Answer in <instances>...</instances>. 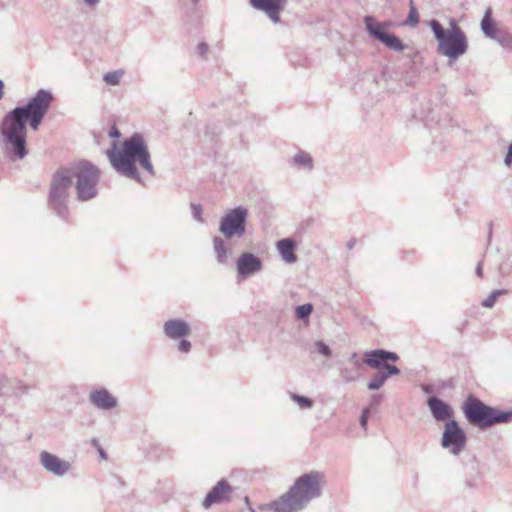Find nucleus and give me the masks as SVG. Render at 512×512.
Returning a JSON list of instances; mask_svg holds the SVG:
<instances>
[{"label":"nucleus","instance_id":"1","mask_svg":"<svg viewBox=\"0 0 512 512\" xmlns=\"http://www.w3.org/2000/svg\"><path fill=\"white\" fill-rule=\"evenodd\" d=\"M53 95L50 91L40 89L24 106H17L3 120L2 135L6 151L12 159H23L28 154L26 148L28 122L37 131L51 103Z\"/></svg>","mask_w":512,"mask_h":512},{"label":"nucleus","instance_id":"2","mask_svg":"<svg viewBox=\"0 0 512 512\" xmlns=\"http://www.w3.org/2000/svg\"><path fill=\"white\" fill-rule=\"evenodd\" d=\"M324 475L318 471H312L300 476L291 488L278 499L258 506L260 511L269 512H299L310 501L320 497Z\"/></svg>","mask_w":512,"mask_h":512},{"label":"nucleus","instance_id":"3","mask_svg":"<svg viewBox=\"0 0 512 512\" xmlns=\"http://www.w3.org/2000/svg\"><path fill=\"white\" fill-rule=\"evenodd\" d=\"M107 156L118 173L137 182H141V176L135 166L136 161L148 174L155 175L148 146L143 136L138 133L126 139L120 150H109Z\"/></svg>","mask_w":512,"mask_h":512},{"label":"nucleus","instance_id":"4","mask_svg":"<svg viewBox=\"0 0 512 512\" xmlns=\"http://www.w3.org/2000/svg\"><path fill=\"white\" fill-rule=\"evenodd\" d=\"M430 27L438 42L437 52L440 55L448 57L450 60H456L467 52V37L454 20L450 21L448 29H444L437 20H432Z\"/></svg>","mask_w":512,"mask_h":512},{"label":"nucleus","instance_id":"5","mask_svg":"<svg viewBox=\"0 0 512 512\" xmlns=\"http://www.w3.org/2000/svg\"><path fill=\"white\" fill-rule=\"evenodd\" d=\"M462 411L467 421L480 429H487L496 424L509 423L512 420V410H499L486 405L473 395H469L464 401Z\"/></svg>","mask_w":512,"mask_h":512},{"label":"nucleus","instance_id":"6","mask_svg":"<svg viewBox=\"0 0 512 512\" xmlns=\"http://www.w3.org/2000/svg\"><path fill=\"white\" fill-rule=\"evenodd\" d=\"M71 182L75 179L77 198L80 201H88L97 195L99 182V170L87 161H81L68 168H64Z\"/></svg>","mask_w":512,"mask_h":512},{"label":"nucleus","instance_id":"7","mask_svg":"<svg viewBox=\"0 0 512 512\" xmlns=\"http://www.w3.org/2000/svg\"><path fill=\"white\" fill-rule=\"evenodd\" d=\"M71 179L66 170L59 169L52 177L48 195V207L60 218L67 219L69 215L68 198Z\"/></svg>","mask_w":512,"mask_h":512},{"label":"nucleus","instance_id":"8","mask_svg":"<svg viewBox=\"0 0 512 512\" xmlns=\"http://www.w3.org/2000/svg\"><path fill=\"white\" fill-rule=\"evenodd\" d=\"M248 209L237 206L228 210L220 219L219 231L226 239L242 238L246 233Z\"/></svg>","mask_w":512,"mask_h":512},{"label":"nucleus","instance_id":"9","mask_svg":"<svg viewBox=\"0 0 512 512\" xmlns=\"http://www.w3.org/2000/svg\"><path fill=\"white\" fill-rule=\"evenodd\" d=\"M467 437L457 420L445 423L441 445L453 455H459L465 448Z\"/></svg>","mask_w":512,"mask_h":512},{"label":"nucleus","instance_id":"10","mask_svg":"<svg viewBox=\"0 0 512 512\" xmlns=\"http://www.w3.org/2000/svg\"><path fill=\"white\" fill-rule=\"evenodd\" d=\"M364 23L369 34L381 41L389 49L400 52L406 48V46L397 36L386 33L382 27V24L375 23V19L372 16H366L364 18Z\"/></svg>","mask_w":512,"mask_h":512},{"label":"nucleus","instance_id":"11","mask_svg":"<svg viewBox=\"0 0 512 512\" xmlns=\"http://www.w3.org/2000/svg\"><path fill=\"white\" fill-rule=\"evenodd\" d=\"M234 492L228 481L222 479L218 481L208 492L202 502L204 509H209L214 504L228 503L231 501V495Z\"/></svg>","mask_w":512,"mask_h":512},{"label":"nucleus","instance_id":"12","mask_svg":"<svg viewBox=\"0 0 512 512\" xmlns=\"http://www.w3.org/2000/svg\"><path fill=\"white\" fill-rule=\"evenodd\" d=\"M236 268L238 280H243L260 272L263 268V264L260 258L247 252L238 257Z\"/></svg>","mask_w":512,"mask_h":512},{"label":"nucleus","instance_id":"13","mask_svg":"<svg viewBox=\"0 0 512 512\" xmlns=\"http://www.w3.org/2000/svg\"><path fill=\"white\" fill-rule=\"evenodd\" d=\"M250 5L263 12L275 24L280 22V14L288 4V0H249Z\"/></svg>","mask_w":512,"mask_h":512},{"label":"nucleus","instance_id":"14","mask_svg":"<svg viewBox=\"0 0 512 512\" xmlns=\"http://www.w3.org/2000/svg\"><path fill=\"white\" fill-rule=\"evenodd\" d=\"M40 463L48 472L59 477L64 476L71 468V464L68 461L47 451L41 452Z\"/></svg>","mask_w":512,"mask_h":512},{"label":"nucleus","instance_id":"15","mask_svg":"<svg viewBox=\"0 0 512 512\" xmlns=\"http://www.w3.org/2000/svg\"><path fill=\"white\" fill-rule=\"evenodd\" d=\"M427 405L436 421L447 423L450 420H455L453 418V408L443 400L432 396L428 398Z\"/></svg>","mask_w":512,"mask_h":512},{"label":"nucleus","instance_id":"16","mask_svg":"<svg viewBox=\"0 0 512 512\" xmlns=\"http://www.w3.org/2000/svg\"><path fill=\"white\" fill-rule=\"evenodd\" d=\"M164 333L170 339H180L191 333L189 324L182 319H171L165 322Z\"/></svg>","mask_w":512,"mask_h":512},{"label":"nucleus","instance_id":"17","mask_svg":"<svg viewBox=\"0 0 512 512\" xmlns=\"http://www.w3.org/2000/svg\"><path fill=\"white\" fill-rule=\"evenodd\" d=\"M90 402L99 409L110 410L117 406V399L106 389H100L91 392Z\"/></svg>","mask_w":512,"mask_h":512},{"label":"nucleus","instance_id":"18","mask_svg":"<svg viewBox=\"0 0 512 512\" xmlns=\"http://www.w3.org/2000/svg\"><path fill=\"white\" fill-rule=\"evenodd\" d=\"M483 34L490 39L496 40L503 34L497 29L495 22L492 19V9L489 7L486 9L485 14L480 23Z\"/></svg>","mask_w":512,"mask_h":512},{"label":"nucleus","instance_id":"19","mask_svg":"<svg viewBox=\"0 0 512 512\" xmlns=\"http://www.w3.org/2000/svg\"><path fill=\"white\" fill-rule=\"evenodd\" d=\"M277 250L285 263L293 264L297 261L294 253L295 241L291 238H285L277 242Z\"/></svg>","mask_w":512,"mask_h":512},{"label":"nucleus","instance_id":"20","mask_svg":"<svg viewBox=\"0 0 512 512\" xmlns=\"http://www.w3.org/2000/svg\"><path fill=\"white\" fill-rule=\"evenodd\" d=\"M384 350H372L365 352V362L368 366L375 369H382L387 364L385 360Z\"/></svg>","mask_w":512,"mask_h":512},{"label":"nucleus","instance_id":"21","mask_svg":"<svg viewBox=\"0 0 512 512\" xmlns=\"http://www.w3.org/2000/svg\"><path fill=\"white\" fill-rule=\"evenodd\" d=\"M213 249L216 254L217 262L219 264H227L229 249L221 237L216 236L213 238Z\"/></svg>","mask_w":512,"mask_h":512},{"label":"nucleus","instance_id":"22","mask_svg":"<svg viewBox=\"0 0 512 512\" xmlns=\"http://www.w3.org/2000/svg\"><path fill=\"white\" fill-rule=\"evenodd\" d=\"M363 369H356L354 365L343 367L340 369V377L343 382L351 383L357 381L361 377Z\"/></svg>","mask_w":512,"mask_h":512},{"label":"nucleus","instance_id":"23","mask_svg":"<svg viewBox=\"0 0 512 512\" xmlns=\"http://www.w3.org/2000/svg\"><path fill=\"white\" fill-rule=\"evenodd\" d=\"M292 161H293V164L296 166L307 168L309 170H311L313 168L312 157L310 156V154H308L304 151L297 152L294 155Z\"/></svg>","mask_w":512,"mask_h":512},{"label":"nucleus","instance_id":"24","mask_svg":"<svg viewBox=\"0 0 512 512\" xmlns=\"http://www.w3.org/2000/svg\"><path fill=\"white\" fill-rule=\"evenodd\" d=\"M123 76L124 71L122 69H118L105 73L103 76V81L108 85L116 86L120 83Z\"/></svg>","mask_w":512,"mask_h":512},{"label":"nucleus","instance_id":"25","mask_svg":"<svg viewBox=\"0 0 512 512\" xmlns=\"http://www.w3.org/2000/svg\"><path fill=\"white\" fill-rule=\"evenodd\" d=\"M387 380V375H384V372L376 373L368 382L367 388L369 390H378L380 389Z\"/></svg>","mask_w":512,"mask_h":512},{"label":"nucleus","instance_id":"26","mask_svg":"<svg viewBox=\"0 0 512 512\" xmlns=\"http://www.w3.org/2000/svg\"><path fill=\"white\" fill-rule=\"evenodd\" d=\"M506 293L507 291L504 289L494 290L486 299L481 302V305L485 308H492L495 305L498 297L505 295Z\"/></svg>","mask_w":512,"mask_h":512},{"label":"nucleus","instance_id":"27","mask_svg":"<svg viewBox=\"0 0 512 512\" xmlns=\"http://www.w3.org/2000/svg\"><path fill=\"white\" fill-rule=\"evenodd\" d=\"M291 399L301 408V409H310L312 408L314 401L308 397L301 396L298 394H291Z\"/></svg>","mask_w":512,"mask_h":512},{"label":"nucleus","instance_id":"28","mask_svg":"<svg viewBox=\"0 0 512 512\" xmlns=\"http://www.w3.org/2000/svg\"><path fill=\"white\" fill-rule=\"evenodd\" d=\"M419 23V15L416 7L414 6L413 0H410V10L408 13V17L406 20V24L410 26H415Z\"/></svg>","mask_w":512,"mask_h":512},{"label":"nucleus","instance_id":"29","mask_svg":"<svg viewBox=\"0 0 512 512\" xmlns=\"http://www.w3.org/2000/svg\"><path fill=\"white\" fill-rule=\"evenodd\" d=\"M312 310L313 306L310 303L299 305L296 307V317L298 319H305L311 314Z\"/></svg>","mask_w":512,"mask_h":512},{"label":"nucleus","instance_id":"30","mask_svg":"<svg viewBox=\"0 0 512 512\" xmlns=\"http://www.w3.org/2000/svg\"><path fill=\"white\" fill-rule=\"evenodd\" d=\"M315 350L325 356V357H330L332 352H331V349L329 348L328 345H326L323 341H316L315 343Z\"/></svg>","mask_w":512,"mask_h":512},{"label":"nucleus","instance_id":"31","mask_svg":"<svg viewBox=\"0 0 512 512\" xmlns=\"http://www.w3.org/2000/svg\"><path fill=\"white\" fill-rule=\"evenodd\" d=\"M497 42L505 49L512 50V35L503 33L500 38H497Z\"/></svg>","mask_w":512,"mask_h":512},{"label":"nucleus","instance_id":"32","mask_svg":"<svg viewBox=\"0 0 512 512\" xmlns=\"http://www.w3.org/2000/svg\"><path fill=\"white\" fill-rule=\"evenodd\" d=\"M349 362L354 365L356 369H364V365L366 364L365 360H361L357 353L351 354Z\"/></svg>","mask_w":512,"mask_h":512},{"label":"nucleus","instance_id":"33","mask_svg":"<svg viewBox=\"0 0 512 512\" xmlns=\"http://www.w3.org/2000/svg\"><path fill=\"white\" fill-rule=\"evenodd\" d=\"M191 210H192L193 217L197 221L203 222V219H202V213H203L202 206L200 204L192 203L191 204Z\"/></svg>","mask_w":512,"mask_h":512},{"label":"nucleus","instance_id":"34","mask_svg":"<svg viewBox=\"0 0 512 512\" xmlns=\"http://www.w3.org/2000/svg\"><path fill=\"white\" fill-rule=\"evenodd\" d=\"M384 369H386V372H384V375H387V379L391 375H398L400 373L399 368H397L394 365H390L388 363L384 366Z\"/></svg>","mask_w":512,"mask_h":512},{"label":"nucleus","instance_id":"35","mask_svg":"<svg viewBox=\"0 0 512 512\" xmlns=\"http://www.w3.org/2000/svg\"><path fill=\"white\" fill-rule=\"evenodd\" d=\"M191 349V343L188 340L182 339L178 344V351L188 353Z\"/></svg>","mask_w":512,"mask_h":512},{"label":"nucleus","instance_id":"36","mask_svg":"<svg viewBox=\"0 0 512 512\" xmlns=\"http://www.w3.org/2000/svg\"><path fill=\"white\" fill-rule=\"evenodd\" d=\"M368 415H369V409L365 408L362 411L361 416H360V425L362 428H366V426H367Z\"/></svg>","mask_w":512,"mask_h":512},{"label":"nucleus","instance_id":"37","mask_svg":"<svg viewBox=\"0 0 512 512\" xmlns=\"http://www.w3.org/2000/svg\"><path fill=\"white\" fill-rule=\"evenodd\" d=\"M198 54L202 57H205L209 51V47L206 43H199L197 46Z\"/></svg>","mask_w":512,"mask_h":512},{"label":"nucleus","instance_id":"38","mask_svg":"<svg viewBox=\"0 0 512 512\" xmlns=\"http://www.w3.org/2000/svg\"><path fill=\"white\" fill-rule=\"evenodd\" d=\"M504 164L507 167H510L512 165V143L508 147L507 154H506V156L504 158Z\"/></svg>","mask_w":512,"mask_h":512},{"label":"nucleus","instance_id":"39","mask_svg":"<svg viewBox=\"0 0 512 512\" xmlns=\"http://www.w3.org/2000/svg\"><path fill=\"white\" fill-rule=\"evenodd\" d=\"M383 355H385L386 363L388 361L395 362V361H397L399 359L398 355L396 353H394V352H389V351H385L384 350V354Z\"/></svg>","mask_w":512,"mask_h":512},{"label":"nucleus","instance_id":"40","mask_svg":"<svg viewBox=\"0 0 512 512\" xmlns=\"http://www.w3.org/2000/svg\"><path fill=\"white\" fill-rule=\"evenodd\" d=\"M382 401V395L380 394H373L371 396V405H378Z\"/></svg>","mask_w":512,"mask_h":512},{"label":"nucleus","instance_id":"41","mask_svg":"<svg viewBox=\"0 0 512 512\" xmlns=\"http://www.w3.org/2000/svg\"><path fill=\"white\" fill-rule=\"evenodd\" d=\"M83 2L89 7H96L100 0H83Z\"/></svg>","mask_w":512,"mask_h":512},{"label":"nucleus","instance_id":"42","mask_svg":"<svg viewBox=\"0 0 512 512\" xmlns=\"http://www.w3.org/2000/svg\"><path fill=\"white\" fill-rule=\"evenodd\" d=\"M476 274L479 277H482V265H481V263H479L478 266L476 267Z\"/></svg>","mask_w":512,"mask_h":512},{"label":"nucleus","instance_id":"43","mask_svg":"<svg viewBox=\"0 0 512 512\" xmlns=\"http://www.w3.org/2000/svg\"><path fill=\"white\" fill-rule=\"evenodd\" d=\"M3 88H4V84H3V81L0 79V100H1V99L3 98V96H4Z\"/></svg>","mask_w":512,"mask_h":512},{"label":"nucleus","instance_id":"44","mask_svg":"<svg viewBox=\"0 0 512 512\" xmlns=\"http://www.w3.org/2000/svg\"><path fill=\"white\" fill-rule=\"evenodd\" d=\"M245 501V504L247 505L248 509L251 511V512H254V510L252 509V507L250 506V500L248 497H245L244 499Z\"/></svg>","mask_w":512,"mask_h":512},{"label":"nucleus","instance_id":"45","mask_svg":"<svg viewBox=\"0 0 512 512\" xmlns=\"http://www.w3.org/2000/svg\"><path fill=\"white\" fill-rule=\"evenodd\" d=\"M111 135H113V136H116V137H117V136L119 135V132H118L117 130H115L113 133H111Z\"/></svg>","mask_w":512,"mask_h":512},{"label":"nucleus","instance_id":"46","mask_svg":"<svg viewBox=\"0 0 512 512\" xmlns=\"http://www.w3.org/2000/svg\"><path fill=\"white\" fill-rule=\"evenodd\" d=\"M100 456H101V457H103V458H105V457H106V455H105V453H104V451H103V450H100Z\"/></svg>","mask_w":512,"mask_h":512},{"label":"nucleus","instance_id":"47","mask_svg":"<svg viewBox=\"0 0 512 512\" xmlns=\"http://www.w3.org/2000/svg\"><path fill=\"white\" fill-rule=\"evenodd\" d=\"M348 247H349V248H352V247H353V243H352V242H349V243H348Z\"/></svg>","mask_w":512,"mask_h":512},{"label":"nucleus","instance_id":"48","mask_svg":"<svg viewBox=\"0 0 512 512\" xmlns=\"http://www.w3.org/2000/svg\"><path fill=\"white\" fill-rule=\"evenodd\" d=\"M193 2V4H197L199 2V0H191Z\"/></svg>","mask_w":512,"mask_h":512}]
</instances>
